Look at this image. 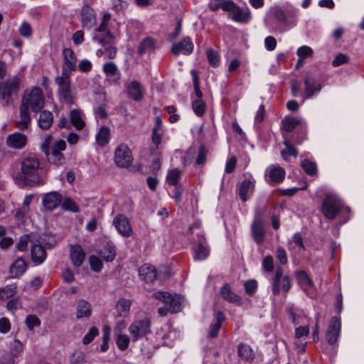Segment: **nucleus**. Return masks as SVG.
I'll return each mask as SVG.
<instances>
[{
  "label": "nucleus",
  "instance_id": "f257e3e1",
  "mask_svg": "<svg viewBox=\"0 0 364 364\" xmlns=\"http://www.w3.org/2000/svg\"><path fill=\"white\" fill-rule=\"evenodd\" d=\"M14 179L21 186L43 184V169L38 158L34 156L25 157L21 162V171Z\"/></svg>",
  "mask_w": 364,
  "mask_h": 364
},
{
  "label": "nucleus",
  "instance_id": "f03ea898",
  "mask_svg": "<svg viewBox=\"0 0 364 364\" xmlns=\"http://www.w3.org/2000/svg\"><path fill=\"white\" fill-rule=\"evenodd\" d=\"M321 211L328 220H333L337 215H344L350 213V208L345 206L338 196L334 193L326 195L324 198Z\"/></svg>",
  "mask_w": 364,
  "mask_h": 364
},
{
  "label": "nucleus",
  "instance_id": "7ed1b4c3",
  "mask_svg": "<svg viewBox=\"0 0 364 364\" xmlns=\"http://www.w3.org/2000/svg\"><path fill=\"white\" fill-rule=\"evenodd\" d=\"M154 296L164 303V307L158 309V313L161 316H165L168 313L174 314L181 311L183 300L181 296L164 291L155 292Z\"/></svg>",
  "mask_w": 364,
  "mask_h": 364
},
{
  "label": "nucleus",
  "instance_id": "20e7f679",
  "mask_svg": "<svg viewBox=\"0 0 364 364\" xmlns=\"http://www.w3.org/2000/svg\"><path fill=\"white\" fill-rule=\"evenodd\" d=\"M55 82L58 87L56 95L59 102L68 107L75 102V94L71 87L70 77L68 76H57Z\"/></svg>",
  "mask_w": 364,
  "mask_h": 364
},
{
  "label": "nucleus",
  "instance_id": "39448f33",
  "mask_svg": "<svg viewBox=\"0 0 364 364\" xmlns=\"http://www.w3.org/2000/svg\"><path fill=\"white\" fill-rule=\"evenodd\" d=\"M265 26L270 32H283L286 30L282 25L287 23V17L283 10L279 8H273L270 10L267 18H264Z\"/></svg>",
  "mask_w": 364,
  "mask_h": 364
},
{
  "label": "nucleus",
  "instance_id": "423d86ee",
  "mask_svg": "<svg viewBox=\"0 0 364 364\" xmlns=\"http://www.w3.org/2000/svg\"><path fill=\"white\" fill-rule=\"evenodd\" d=\"M44 101L42 90L39 87H34L30 92L24 94L21 105H24L27 109L31 107L33 112H38L43 108Z\"/></svg>",
  "mask_w": 364,
  "mask_h": 364
},
{
  "label": "nucleus",
  "instance_id": "0eeeda50",
  "mask_svg": "<svg viewBox=\"0 0 364 364\" xmlns=\"http://www.w3.org/2000/svg\"><path fill=\"white\" fill-rule=\"evenodd\" d=\"M133 156L131 149L124 143L119 144L114 150V161L117 166L129 168L133 163Z\"/></svg>",
  "mask_w": 364,
  "mask_h": 364
},
{
  "label": "nucleus",
  "instance_id": "6e6552de",
  "mask_svg": "<svg viewBox=\"0 0 364 364\" xmlns=\"http://www.w3.org/2000/svg\"><path fill=\"white\" fill-rule=\"evenodd\" d=\"M151 323L149 318L134 321L129 326L128 331L132 337V341L135 342L145 337L151 332Z\"/></svg>",
  "mask_w": 364,
  "mask_h": 364
},
{
  "label": "nucleus",
  "instance_id": "1a4fd4ad",
  "mask_svg": "<svg viewBox=\"0 0 364 364\" xmlns=\"http://www.w3.org/2000/svg\"><path fill=\"white\" fill-rule=\"evenodd\" d=\"M283 272L280 267H277L274 277L271 280L272 286V293L274 296L279 295L280 291L287 292L290 289L291 284L290 278L288 276L282 277Z\"/></svg>",
  "mask_w": 364,
  "mask_h": 364
},
{
  "label": "nucleus",
  "instance_id": "9d476101",
  "mask_svg": "<svg viewBox=\"0 0 364 364\" xmlns=\"http://www.w3.org/2000/svg\"><path fill=\"white\" fill-rule=\"evenodd\" d=\"M112 225L122 237H129L132 235L133 230L128 218L124 214H117L112 220Z\"/></svg>",
  "mask_w": 364,
  "mask_h": 364
},
{
  "label": "nucleus",
  "instance_id": "9b49d317",
  "mask_svg": "<svg viewBox=\"0 0 364 364\" xmlns=\"http://www.w3.org/2000/svg\"><path fill=\"white\" fill-rule=\"evenodd\" d=\"M18 84L19 80L16 76L0 83V98L5 101V104L8 103L13 94L17 92Z\"/></svg>",
  "mask_w": 364,
  "mask_h": 364
},
{
  "label": "nucleus",
  "instance_id": "f8f14e48",
  "mask_svg": "<svg viewBox=\"0 0 364 364\" xmlns=\"http://www.w3.org/2000/svg\"><path fill=\"white\" fill-rule=\"evenodd\" d=\"M63 65L60 76H70L72 71L77 67V58L75 53L70 48H65L63 50Z\"/></svg>",
  "mask_w": 364,
  "mask_h": 364
},
{
  "label": "nucleus",
  "instance_id": "ddd939ff",
  "mask_svg": "<svg viewBox=\"0 0 364 364\" xmlns=\"http://www.w3.org/2000/svg\"><path fill=\"white\" fill-rule=\"evenodd\" d=\"M284 176V170L277 164L269 166L264 173L265 181L270 185L280 183L283 181Z\"/></svg>",
  "mask_w": 364,
  "mask_h": 364
},
{
  "label": "nucleus",
  "instance_id": "4468645a",
  "mask_svg": "<svg viewBox=\"0 0 364 364\" xmlns=\"http://www.w3.org/2000/svg\"><path fill=\"white\" fill-rule=\"evenodd\" d=\"M341 328V319L336 316L331 318L326 333V338L328 344L334 345L339 336Z\"/></svg>",
  "mask_w": 364,
  "mask_h": 364
},
{
  "label": "nucleus",
  "instance_id": "2eb2a0df",
  "mask_svg": "<svg viewBox=\"0 0 364 364\" xmlns=\"http://www.w3.org/2000/svg\"><path fill=\"white\" fill-rule=\"evenodd\" d=\"M94 39L99 43L102 44L103 47L97 51L98 56H104L106 58L113 59L115 58L117 54V48L110 45L112 40L105 39L100 35H95Z\"/></svg>",
  "mask_w": 364,
  "mask_h": 364
},
{
  "label": "nucleus",
  "instance_id": "dca6fc26",
  "mask_svg": "<svg viewBox=\"0 0 364 364\" xmlns=\"http://www.w3.org/2000/svg\"><path fill=\"white\" fill-rule=\"evenodd\" d=\"M80 21L82 27L86 29H92L96 23V14L94 9L87 4H85L81 9Z\"/></svg>",
  "mask_w": 364,
  "mask_h": 364
},
{
  "label": "nucleus",
  "instance_id": "f3484780",
  "mask_svg": "<svg viewBox=\"0 0 364 364\" xmlns=\"http://www.w3.org/2000/svg\"><path fill=\"white\" fill-rule=\"evenodd\" d=\"M305 98H311L318 95L322 89V84L313 75H308L304 80Z\"/></svg>",
  "mask_w": 364,
  "mask_h": 364
},
{
  "label": "nucleus",
  "instance_id": "a211bd4d",
  "mask_svg": "<svg viewBox=\"0 0 364 364\" xmlns=\"http://www.w3.org/2000/svg\"><path fill=\"white\" fill-rule=\"evenodd\" d=\"M102 71L105 74L106 80L109 85L119 84L121 74L117 65L112 61L105 63L102 66Z\"/></svg>",
  "mask_w": 364,
  "mask_h": 364
},
{
  "label": "nucleus",
  "instance_id": "6ab92c4d",
  "mask_svg": "<svg viewBox=\"0 0 364 364\" xmlns=\"http://www.w3.org/2000/svg\"><path fill=\"white\" fill-rule=\"evenodd\" d=\"M255 180L252 175H249L240 185L239 196L242 201L247 200L252 195L255 189Z\"/></svg>",
  "mask_w": 364,
  "mask_h": 364
},
{
  "label": "nucleus",
  "instance_id": "aec40b11",
  "mask_svg": "<svg viewBox=\"0 0 364 364\" xmlns=\"http://www.w3.org/2000/svg\"><path fill=\"white\" fill-rule=\"evenodd\" d=\"M229 16L233 21L240 23H247L252 19V14L247 6L240 7L236 6Z\"/></svg>",
  "mask_w": 364,
  "mask_h": 364
},
{
  "label": "nucleus",
  "instance_id": "412c9836",
  "mask_svg": "<svg viewBox=\"0 0 364 364\" xmlns=\"http://www.w3.org/2000/svg\"><path fill=\"white\" fill-rule=\"evenodd\" d=\"M193 50V44L189 37H185L182 41L174 43L171 52L174 55L180 54L189 55Z\"/></svg>",
  "mask_w": 364,
  "mask_h": 364
},
{
  "label": "nucleus",
  "instance_id": "4be33fe9",
  "mask_svg": "<svg viewBox=\"0 0 364 364\" xmlns=\"http://www.w3.org/2000/svg\"><path fill=\"white\" fill-rule=\"evenodd\" d=\"M62 201V195L58 191H51L45 194L42 198L43 207L48 210L55 209Z\"/></svg>",
  "mask_w": 364,
  "mask_h": 364
},
{
  "label": "nucleus",
  "instance_id": "5701e85b",
  "mask_svg": "<svg viewBox=\"0 0 364 364\" xmlns=\"http://www.w3.org/2000/svg\"><path fill=\"white\" fill-rule=\"evenodd\" d=\"M127 96L134 100L140 101L144 97L143 87L137 80H132L126 86Z\"/></svg>",
  "mask_w": 364,
  "mask_h": 364
},
{
  "label": "nucleus",
  "instance_id": "b1692460",
  "mask_svg": "<svg viewBox=\"0 0 364 364\" xmlns=\"http://www.w3.org/2000/svg\"><path fill=\"white\" fill-rule=\"evenodd\" d=\"M6 142L11 149H21L27 143V136L22 133L14 132L7 136Z\"/></svg>",
  "mask_w": 364,
  "mask_h": 364
},
{
  "label": "nucleus",
  "instance_id": "393cba45",
  "mask_svg": "<svg viewBox=\"0 0 364 364\" xmlns=\"http://www.w3.org/2000/svg\"><path fill=\"white\" fill-rule=\"evenodd\" d=\"M28 269V265L22 257L16 259L10 266L9 273L11 278H19L24 274Z\"/></svg>",
  "mask_w": 364,
  "mask_h": 364
},
{
  "label": "nucleus",
  "instance_id": "a878e982",
  "mask_svg": "<svg viewBox=\"0 0 364 364\" xmlns=\"http://www.w3.org/2000/svg\"><path fill=\"white\" fill-rule=\"evenodd\" d=\"M198 242L197 246L194 248L193 258L196 260H204L209 255V249L205 244L204 236L200 234L198 235Z\"/></svg>",
  "mask_w": 364,
  "mask_h": 364
},
{
  "label": "nucleus",
  "instance_id": "bb28decb",
  "mask_svg": "<svg viewBox=\"0 0 364 364\" xmlns=\"http://www.w3.org/2000/svg\"><path fill=\"white\" fill-rule=\"evenodd\" d=\"M220 294L223 299L230 303H232L235 305H240L241 304V297L232 291L228 284H225L220 287Z\"/></svg>",
  "mask_w": 364,
  "mask_h": 364
},
{
  "label": "nucleus",
  "instance_id": "cd10ccee",
  "mask_svg": "<svg viewBox=\"0 0 364 364\" xmlns=\"http://www.w3.org/2000/svg\"><path fill=\"white\" fill-rule=\"evenodd\" d=\"M225 316L222 311H218L215 314L214 321L211 323L208 332L209 338H214L218 335V332L221 328L222 323L225 321Z\"/></svg>",
  "mask_w": 364,
  "mask_h": 364
},
{
  "label": "nucleus",
  "instance_id": "c85d7f7f",
  "mask_svg": "<svg viewBox=\"0 0 364 364\" xmlns=\"http://www.w3.org/2000/svg\"><path fill=\"white\" fill-rule=\"evenodd\" d=\"M31 255L33 262L39 265L46 259V252L42 245L34 244L31 248Z\"/></svg>",
  "mask_w": 364,
  "mask_h": 364
},
{
  "label": "nucleus",
  "instance_id": "c756f323",
  "mask_svg": "<svg viewBox=\"0 0 364 364\" xmlns=\"http://www.w3.org/2000/svg\"><path fill=\"white\" fill-rule=\"evenodd\" d=\"M70 257L73 265L77 267L82 264L85 257V253L80 245H73L70 247Z\"/></svg>",
  "mask_w": 364,
  "mask_h": 364
},
{
  "label": "nucleus",
  "instance_id": "7c9ffc66",
  "mask_svg": "<svg viewBox=\"0 0 364 364\" xmlns=\"http://www.w3.org/2000/svg\"><path fill=\"white\" fill-rule=\"evenodd\" d=\"M139 274L140 277L146 282H152L156 278V272L155 268L153 266L147 264L142 265L139 268Z\"/></svg>",
  "mask_w": 364,
  "mask_h": 364
},
{
  "label": "nucleus",
  "instance_id": "2f4dec72",
  "mask_svg": "<svg viewBox=\"0 0 364 364\" xmlns=\"http://www.w3.org/2000/svg\"><path fill=\"white\" fill-rule=\"evenodd\" d=\"M92 314L91 305L85 300H80L76 306V316L78 319L88 318Z\"/></svg>",
  "mask_w": 364,
  "mask_h": 364
},
{
  "label": "nucleus",
  "instance_id": "473e14b6",
  "mask_svg": "<svg viewBox=\"0 0 364 364\" xmlns=\"http://www.w3.org/2000/svg\"><path fill=\"white\" fill-rule=\"evenodd\" d=\"M296 279L300 287L307 294H309L312 289L314 284L312 281L309 279L306 273L304 271H300L296 274Z\"/></svg>",
  "mask_w": 364,
  "mask_h": 364
},
{
  "label": "nucleus",
  "instance_id": "72a5a7b5",
  "mask_svg": "<svg viewBox=\"0 0 364 364\" xmlns=\"http://www.w3.org/2000/svg\"><path fill=\"white\" fill-rule=\"evenodd\" d=\"M99 255L106 262H112L116 257V247L112 242H107L100 250Z\"/></svg>",
  "mask_w": 364,
  "mask_h": 364
},
{
  "label": "nucleus",
  "instance_id": "f704fd0d",
  "mask_svg": "<svg viewBox=\"0 0 364 364\" xmlns=\"http://www.w3.org/2000/svg\"><path fill=\"white\" fill-rule=\"evenodd\" d=\"M70 118L72 124L76 129L80 130L83 129L85 125V122L83 119V113L80 109H72L70 113Z\"/></svg>",
  "mask_w": 364,
  "mask_h": 364
},
{
  "label": "nucleus",
  "instance_id": "c9c22d12",
  "mask_svg": "<svg viewBox=\"0 0 364 364\" xmlns=\"http://www.w3.org/2000/svg\"><path fill=\"white\" fill-rule=\"evenodd\" d=\"M252 234L255 241L257 244H261L264 238V229L262 221H255L252 224Z\"/></svg>",
  "mask_w": 364,
  "mask_h": 364
},
{
  "label": "nucleus",
  "instance_id": "e433bc0d",
  "mask_svg": "<svg viewBox=\"0 0 364 364\" xmlns=\"http://www.w3.org/2000/svg\"><path fill=\"white\" fill-rule=\"evenodd\" d=\"M31 122V117L28 112V109L24 105H21L20 106V119L16 122L17 127L24 130L28 128Z\"/></svg>",
  "mask_w": 364,
  "mask_h": 364
},
{
  "label": "nucleus",
  "instance_id": "4c0bfd02",
  "mask_svg": "<svg viewBox=\"0 0 364 364\" xmlns=\"http://www.w3.org/2000/svg\"><path fill=\"white\" fill-rule=\"evenodd\" d=\"M53 122V113L50 111L44 110L39 114L38 119V126L43 129H48L50 127Z\"/></svg>",
  "mask_w": 364,
  "mask_h": 364
},
{
  "label": "nucleus",
  "instance_id": "58836bf2",
  "mask_svg": "<svg viewBox=\"0 0 364 364\" xmlns=\"http://www.w3.org/2000/svg\"><path fill=\"white\" fill-rule=\"evenodd\" d=\"M110 139V131L107 126H102L95 136L97 144L100 146H106Z\"/></svg>",
  "mask_w": 364,
  "mask_h": 364
},
{
  "label": "nucleus",
  "instance_id": "ea45409f",
  "mask_svg": "<svg viewBox=\"0 0 364 364\" xmlns=\"http://www.w3.org/2000/svg\"><path fill=\"white\" fill-rule=\"evenodd\" d=\"M237 353L240 358L246 361H252L255 358L253 350L247 344H239L237 348Z\"/></svg>",
  "mask_w": 364,
  "mask_h": 364
},
{
  "label": "nucleus",
  "instance_id": "a19ab883",
  "mask_svg": "<svg viewBox=\"0 0 364 364\" xmlns=\"http://www.w3.org/2000/svg\"><path fill=\"white\" fill-rule=\"evenodd\" d=\"M131 304L132 302L129 299H119L115 306L118 316H126L129 312Z\"/></svg>",
  "mask_w": 364,
  "mask_h": 364
},
{
  "label": "nucleus",
  "instance_id": "79ce46f5",
  "mask_svg": "<svg viewBox=\"0 0 364 364\" xmlns=\"http://www.w3.org/2000/svg\"><path fill=\"white\" fill-rule=\"evenodd\" d=\"M155 41L151 38L147 37L144 38L139 46V53L140 55H143L147 52H151L155 50Z\"/></svg>",
  "mask_w": 364,
  "mask_h": 364
},
{
  "label": "nucleus",
  "instance_id": "37998d69",
  "mask_svg": "<svg viewBox=\"0 0 364 364\" xmlns=\"http://www.w3.org/2000/svg\"><path fill=\"white\" fill-rule=\"evenodd\" d=\"M301 122V121L296 117H286L282 119V124L286 132H290Z\"/></svg>",
  "mask_w": 364,
  "mask_h": 364
},
{
  "label": "nucleus",
  "instance_id": "c03bdc74",
  "mask_svg": "<svg viewBox=\"0 0 364 364\" xmlns=\"http://www.w3.org/2000/svg\"><path fill=\"white\" fill-rule=\"evenodd\" d=\"M17 289L16 284H8L0 288V299L6 300L14 296Z\"/></svg>",
  "mask_w": 364,
  "mask_h": 364
},
{
  "label": "nucleus",
  "instance_id": "a18cd8bd",
  "mask_svg": "<svg viewBox=\"0 0 364 364\" xmlns=\"http://www.w3.org/2000/svg\"><path fill=\"white\" fill-rule=\"evenodd\" d=\"M181 171L178 168H173L170 170L166 176V182L171 186H176L181 178Z\"/></svg>",
  "mask_w": 364,
  "mask_h": 364
},
{
  "label": "nucleus",
  "instance_id": "49530a36",
  "mask_svg": "<svg viewBox=\"0 0 364 364\" xmlns=\"http://www.w3.org/2000/svg\"><path fill=\"white\" fill-rule=\"evenodd\" d=\"M116 336V344L120 350H125L129 347L132 337L126 334H119Z\"/></svg>",
  "mask_w": 364,
  "mask_h": 364
},
{
  "label": "nucleus",
  "instance_id": "de8ad7c7",
  "mask_svg": "<svg viewBox=\"0 0 364 364\" xmlns=\"http://www.w3.org/2000/svg\"><path fill=\"white\" fill-rule=\"evenodd\" d=\"M61 206L63 209L72 213H78L80 211L78 205L70 198H65L63 200H62Z\"/></svg>",
  "mask_w": 364,
  "mask_h": 364
},
{
  "label": "nucleus",
  "instance_id": "09e8293b",
  "mask_svg": "<svg viewBox=\"0 0 364 364\" xmlns=\"http://www.w3.org/2000/svg\"><path fill=\"white\" fill-rule=\"evenodd\" d=\"M206 57L208 60L209 64L216 68L220 65V58L216 51H215L212 48H208L206 50Z\"/></svg>",
  "mask_w": 364,
  "mask_h": 364
},
{
  "label": "nucleus",
  "instance_id": "8fccbe9b",
  "mask_svg": "<svg viewBox=\"0 0 364 364\" xmlns=\"http://www.w3.org/2000/svg\"><path fill=\"white\" fill-rule=\"evenodd\" d=\"M284 145L287 148L286 151H282V156L286 161L288 160L289 156H292L296 157L298 154V151L295 147H294L287 140L284 141Z\"/></svg>",
  "mask_w": 364,
  "mask_h": 364
},
{
  "label": "nucleus",
  "instance_id": "3c124183",
  "mask_svg": "<svg viewBox=\"0 0 364 364\" xmlns=\"http://www.w3.org/2000/svg\"><path fill=\"white\" fill-rule=\"evenodd\" d=\"M161 141V134L156 131V128H153L152 134H151V141L154 144V147L150 149V154L154 156L156 154V151L159 148V145L160 144Z\"/></svg>",
  "mask_w": 364,
  "mask_h": 364
},
{
  "label": "nucleus",
  "instance_id": "603ef678",
  "mask_svg": "<svg viewBox=\"0 0 364 364\" xmlns=\"http://www.w3.org/2000/svg\"><path fill=\"white\" fill-rule=\"evenodd\" d=\"M192 107L195 114L198 117H201L205 113L206 105L202 100H196L192 102Z\"/></svg>",
  "mask_w": 364,
  "mask_h": 364
},
{
  "label": "nucleus",
  "instance_id": "864d4df0",
  "mask_svg": "<svg viewBox=\"0 0 364 364\" xmlns=\"http://www.w3.org/2000/svg\"><path fill=\"white\" fill-rule=\"evenodd\" d=\"M309 332L310 329L308 323L297 326L294 330V338L295 339H306V338L309 336Z\"/></svg>",
  "mask_w": 364,
  "mask_h": 364
},
{
  "label": "nucleus",
  "instance_id": "5fc2aeb1",
  "mask_svg": "<svg viewBox=\"0 0 364 364\" xmlns=\"http://www.w3.org/2000/svg\"><path fill=\"white\" fill-rule=\"evenodd\" d=\"M191 73L192 78H193L195 94H196V97H198V100H201V98L203 97V92H201V90L200 89L198 73L195 70H192Z\"/></svg>",
  "mask_w": 364,
  "mask_h": 364
},
{
  "label": "nucleus",
  "instance_id": "6e6d98bb",
  "mask_svg": "<svg viewBox=\"0 0 364 364\" xmlns=\"http://www.w3.org/2000/svg\"><path fill=\"white\" fill-rule=\"evenodd\" d=\"M289 314L291 322L294 326H299V325L302 326V325L308 323V322L306 321V316L297 315L295 313H294L291 309L289 310Z\"/></svg>",
  "mask_w": 364,
  "mask_h": 364
},
{
  "label": "nucleus",
  "instance_id": "4d7b16f0",
  "mask_svg": "<svg viewBox=\"0 0 364 364\" xmlns=\"http://www.w3.org/2000/svg\"><path fill=\"white\" fill-rule=\"evenodd\" d=\"M30 237L28 235H22L19 237L18 241L16 244V250L19 252H24L27 250Z\"/></svg>",
  "mask_w": 364,
  "mask_h": 364
},
{
  "label": "nucleus",
  "instance_id": "13d9d810",
  "mask_svg": "<svg viewBox=\"0 0 364 364\" xmlns=\"http://www.w3.org/2000/svg\"><path fill=\"white\" fill-rule=\"evenodd\" d=\"M301 166L309 175L313 176L316 173V164L308 159H304L301 161Z\"/></svg>",
  "mask_w": 364,
  "mask_h": 364
},
{
  "label": "nucleus",
  "instance_id": "bf43d9fd",
  "mask_svg": "<svg viewBox=\"0 0 364 364\" xmlns=\"http://www.w3.org/2000/svg\"><path fill=\"white\" fill-rule=\"evenodd\" d=\"M89 262L92 270L98 272L101 271L103 267L102 260L95 255H91L89 258Z\"/></svg>",
  "mask_w": 364,
  "mask_h": 364
},
{
  "label": "nucleus",
  "instance_id": "052dcab7",
  "mask_svg": "<svg viewBox=\"0 0 364 364\" xmlns=\"http://www.w3.org/2000/svg\"><path fill=\"white\" fill-rule=\"evenodd\" d=\"M98 334L99 331L96 327L90 328L88 332L82 338L83 344L87 345L90 343Z\"/></svg>",
  "mask_w": 364,
  "mask_h": 364
},
{
  "label": "nucleus",
  "instance_id": "680f3d73",
  "mask_svg": "<svg viewBox=\"0 0 364 364\" xmlns=\"http://www.w3.org/2000/svg\"><path fill=\"white\" fill-rule=\"evenodd\" d=\"M289 246L299 250L304 248L302 237L300 233L296 232L294 235L291 240L289 241Z\"/></svg>",
  "mask_w": 364,
  "mask_h": 364
},
{
  "label": "nucleus",
  "instance_id": "e2e57ef3",
  "mask_svg": "<svg viewBox=\"0 0 364 364\" xmlns=\"http://www.w3.org/2000/svg\"><path fill=\"white\" fill-rule=\"evenodd\" d=\"M23 350V344L18 340L14 341L11 344L10 354L17 358Z\"/></svg>",
  "mask_w": 364,
  "mask_h": 364
},
{
  "label": "nucleus",
  "instance_id": "0e129e2a",
  "mask_svg": "<svg viewBox=\"0 0 364 364\" xmlns=\"http://www.w3.org/2000/svg\"><path fill=\"white\" fill-rule=\"evenodd\" d=\"M85 357L82 351H75L73 353L70 359V364H85Z\"/></svg>",
  "mask_w": 364,
  "mask_h": 364
},
{
  "label": "nucleus",
  "instance_id": "69168bd1",
  "mask_svg": "<svg viewBox=\"0 0 364 364\" xmlns=\"http://www.w3.org/2000/svg\"><path fill=\"white\" fill-rule=\"evenodd\" d=\"M313 54V50L308 46H302L299 47L296 50V55L299 58L305 59Z\"/></svg>",
  "mask_w": 364,
  "mask_h": 364
},
{
  "label": "nucleus",
  "instance_id": "338daca9",
  "mask_svg": "<svg viewBox=\"0 0 364 364\" xmlns=\"http://www.w3.org/2000/svg\"><path fill=\"white\" fill-rule=\"evenodd\" d=\"M63 154L58 151L56 152V151H51L49 160L54 164L59 166L61 165L63 162Z\"/></svg>",
  "mask_w": 364,
  "mask_h": 364
},
{
  "label": "nucleus",
  "instance_id": "774afa93",
  "mask_svg": "<svg viewBox=\"0 0 364 364\" xmlns=\"http://www.w3.org/2000/svg\"><path fill=\"white\" fill-rule=\"evenodd\" d=\"M19 33L24 38H28L32 34L31 26L28 22H23L18 28Z\"/></svg>",
  "mask_w": 364,
  "mask_h": 364
}]
</instances>
